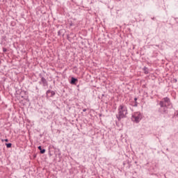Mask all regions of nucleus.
Listing matches in <instances>:
<instances>
[{"label":"nucleus","instance_id":"1","mask_svg":"<svg viewBox=\"0 0 178 178\" xmlns=\"http://www.w3.org/2000/svg\"><path fill=\"white\" fill-rule=\"evenodd\" d=\"M127 115V106H126L124 104L120 105L118 109V114L116 115L118 120L120 121L122 119H124Z\"/></svg>","mask_w":178,"mask_h":178},{"label":"nucleus","instance_id":"2","mask_svg":"<svg viewBox=\"0 0 178 178\" xmlns=\"http://www.w3.org/2000/svg\"><path fill=\"white\" fill-rule=\"evenodd\" d=\"M131 119L132 122H134L135 123H140L141 119H143V114L138 111L135 112L133 113Z\"/></svg>","mask_w":178,"mask_h":178},{"label":"nucleus","instance_id":"3","mask_svg":"<svg viewBox=\"0 0 178 178\" xmlns=\"http://www.w3.org/2000/svg\"><path fill=\"white\" fill-rule=\"evenodd\" d=\"M159 105H163V106L169 108V106L172 105V102H170V99H169V97H164L159 102Z\"/></svg>","mask_w":178,"mask_h":178},{"label":"nucleus","instance_id":"4","mask_svg":"<svg viewBox=\"0 0 178 178\" xmlns=\"http://www.w3.org/2000/svg\"><path fill=\"white\" fill-rule=\"evenodd\" d=\"M160 108H159V113H161V115H166L168 113V108L163 105H159Z\"/></svg>","mask_w":178,"mask_h":178},{"label":"nucleus","instance_id":"5","mask_svg":"<svg viewBox=\"0 0 178 178\" xmlns=\"http://www.w3.org/2000/svg\"><path fill=\"white\" fill-rule=\"evenodd\" d=\"M40 81H39V84H43V87L48 86V81H47V79L44 78V76H40Z\"/></svg>","mask_w":178,"mask_h":178},{"label":"nucleus","instance_id":"6","mask_svg":"<svg viewBox=\"0 0 178 178\" xmlns=\"http://www.w3.org/2000/svg\"><path fill=\"white\" fill-rule=\"evenodd\" d=\"M46 94H47V97H54L56 93H55V91L54 90H48Z\"/></svg>","mask_w":178,"mask_h":178},{"label":"nucleus","instance_id":"7","mask_svg":"<svg viewBox=\"0 0 178 178\" xmlns=\"http://www.w3.org/2000/svg\"><path fill=\"white\" fill-rule=\"evenodd\" d=\"M77 81H79V80L77 79H76L74 77H72L70 84L76 85V83H77Z\"/></svg>","mask_w":178,"mask_h":178},{"label":"nucleus","instance_id":"8","mask_svg":"<svg viewBox=\"0 0 178 178\" xmlns=\"http://www.w3.org/2000/svg\"><path fill=\"white\" fill-rule=\"evenodd\" d=\"M38 148L40 150V154H45V149H42L41 146H38Z\"/></svg>","mask_w":178,"mask_h":178},{"label":"nucleus","instance_id":"9","mask_svg":"<svg viewBox=\"0 0 178 178\" xmlns=\"http://www.w3.org/2000/svg\"><path fill=\"white\" fill-rule=\"evenodd\" d=\"M143 70H144L145 74H148V68H147V67H145L143 68Z\"/></svg>","mask_w":178,"mask_h":178},{"label":"nucleus","instance_id":"10","mask_svg":"<svg viewBox=\"0 0 178 178\" xmlns=\"http://www.w3.org/2000/svg\"><path fill=\"white\" fill-rule=\"evenodd\" d=\"M6 145L7 148H11L12 147V143H6Z\"/></svg>","mask_w":178,"mask_h":178},{"label":"nucleus","instance_id":"11","mask_svg":"<svg viewBox=\"0 0 178 178\" xmlns=\"http://www.w3.org/2000/svg\"><path fill=\"white\" fill-rule=\"evenodd\" d=\"M8 51V49H6V48H3V52H6Z\"/></svg>","mask_w":178,"mask_h":178},{"label":"nucleus","instance_id":"12","mask_svg":"<svg viewBox=\"0 0 178 178\" xmlns=\"http://www.w3.org/2000/svg\"><path fill=\"white\" fill-rule=\"evenodd\" d=\"M58 35H60V31H58Z\"/></svg>","mask_w":178,"mask_h":178},{"label":"nucleus","instance_id":"13","mask_svg":"<svg viewBox=\"0 0 178 178\" xmlns=\"http://www.w3.org/2000/svg\"><path fill=\"white\" fill-rule=\"evenodd\" d=\"M134 106H137V102H135V104L134 105Z\"/></svg>","mask_w":178,"mask_h":178},{"label":"nucleus","instance_id":"14","mask_svg":"<svg viewBox=\"0 0 178 178\" xmlns=\"http://www.w3.org/2000/svg\"><path fill=\"white\" fill-rule=\"evenodd\" d=\"M134 101H135V102H137V97L134 98Z\"/></svg>","mask_w":178,"mask_h":178},{"label":"nucleus","instance_id":"15","mask_svg":"<svg viewBox=\"0 0 178 178\" xmlns=\"http://www.w3.org/2000/svg\"><path fill=\"white\" fill-rule=\"evenodd\" d=\"M87 111V109L86 108H84L83 110V112H86Z\"/></svg>","mask_w":178,"mask_h":178},{"label":"nucleus","instance_id":"16","mask_svg":"<svg viewBox=\"0 0 178 178\" xmlns=\"http://www.w3.org/2000/svg\"><path fill=\"white\" fill-rule=\"evenodd\" d=\"M4 141H6V143H8V141H9V140L5 139Z\"/></svg>","mask_w":178,"mask_h":178},{"label":"nucleus","instance_id":"17","mask_svg":"<svg viewBox=\"0 0 178 178\" xmlns=\"http://www.w3.org/2000/svg\"><path fill=\"white\" fill-rule=\"evenodd\" d=\"M152 20H154V18H152Z\"/></svg>","mask_w":178,"mask_h":178},{"label":"nucleus","instance_id":"18","mask_svg":"<svg viewBox=\"0 0 178 178\" xmlns=\"http://www.w3.org/2000/svg\"><path fill=\"white\" fill-rule=\"evenodd\" d=\"M117 1H120V0H117Z\"/></svg>","mask_w":178,"mask_h":178}]
</instances>
